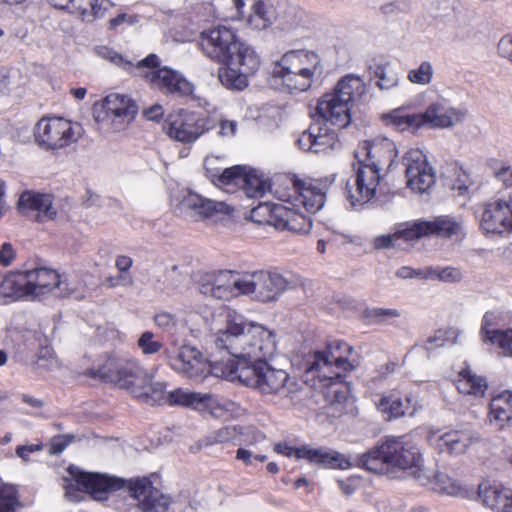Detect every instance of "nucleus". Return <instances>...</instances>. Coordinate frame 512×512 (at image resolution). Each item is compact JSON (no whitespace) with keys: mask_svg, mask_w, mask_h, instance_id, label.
<instances>
[{"mask_svg":"<svg viewBox=\"0 0 512 512\" xmlns=\"http://www.w3.org/2000/svg\"><path fill=\"white\" fill-rule=\"evenodd\" d=\"M67 472L69 477L63 479V485L65 495L70 501H79L78 492L80 491L91 494L97 500H102L106 493L123 486V481L119 478L107 474L84 472L77 466H69Z\"/></svg>","mask_w":512,"mask_h":512,"instance_id":"nucleus-10","label":"nucleus"},{"mask_svg":"<svg viewBox=\"0 0 512 512\" xmlns=\"http://www.w3.org/2000/svg\"><path fill=\"white\" fill-rule=\"evenodd\" d=\"M321 56L310 49H292L272 63L274 82L289 93L309 90L323 75Z\"/></svg>","mask_w":512,"mask_h":512,"instance_id":"nucleus-4","label":"nucleus"},{"mask_svg":"<svg viewBox=\"0 0 512 512\" xmlns=\"http://www.w3.org/2000/svg\"><path fill=\"white\" fill-rule=\"evenodd\" d=\"M479 495L487 507L497 512H506L512 501V491L498 485L480 486Z\"/></svg>","mask_w":512,"mask_h":512,"instance_id":"nucleus-36","label":"nucleus"},{"mask_svg":"<svg viewBox=\"0 0 512 512\" xmlns=\"http://www.w3.org/2000/svg\"><path fill=\"white\" fill-rule=\"evenodd\" d=\"M113 7L110 0H71L69 12L85 22H93L109 15Z\"/></svg>","mask_w":512,"mask_h":512,"instance_id":"nucleus-33","label":"nucleus"},{"mask_svg":"<svg viewBox=\"0 0 512 512\" xmlns=\"http://www.w3.org/2000/svg\"><path fill=\"white\" fill-rule=\"evenodd\" d=\"M488 421L496 429L512 428V391L505 390L491 398Z\"/></svg>","mask_w":512,"mask_h":512,"instance_id":"nucleus-30","label":"nucleus"},{"mask_svg":"<svg viewBox=\"0 0 512 512\" xmlns=\"http://www.w3.org/2000/svg\"><path fill=\"white\" fill-rule=\"evenodd\" d=\"M16 257V251L10 242L0 244V265L9 266Z\"/></svg>","mask_w":512,"mask_h":512,"instance_id":"nucleus-63","label":"nucleus"},{"mask_svg":"<svg viewBox=\"0 0 512 512\" xmlns=\"http://www.w3.org/2000/svg\"><path fill=\"white\" fill-rule=\"evenodd\" d=\"M297 459H305L310 464L326 469L346 470L353 466L351 460L344 454L327 447L301 446L298 448Z\"/></svg>","mask_w":512,"mask_h":512,"instance_id":"nucleus-28","label":"nucleus"},{"mask_svg":"<svg viewBox=\"0 0 512 512\" xmlns=\"http://www.w3.org/2000/svg\"><path fill=\"white\" fill-rule=\"evenodd\" d=\"M463 279V273L456 267L433 266V280L445 283H457Z\"/></svg>","mask_w":512,"mask_h":512,"instance_id":"nucleus-54","label":"nucleus"},{"mask_svg":"<svg viewBox=\"0 0 512 512\" xmlns=\"http://www.w3.org/2000/svg\"><path fill=\"white\" fill-rule=\"evenodd\" d=\"M84 374L114 383L132 395H143L141 385L146 381L148 372L136 360L113 355L97 368L85 370Z\"/></svg>","mask_w":512,"mask_h":512,"instance_id":"nucleus-7","label":"nucleus"},{"mask_svg":"<svg viewBox=\"0 0 512 512\" xmlns=\"http://www.w3.org/2000/svg\"><path fill=\"white\" fill-rule=\"evenodd\" d=\"M243 180L240 188L245 195L250 198L262 197L270 188L267 179H264L262 176L248 169L245 172Z\"/></svg>","mask_w":512,"mask_h":512,"instance_id":"nucleus-44","label":"nucleus"},{"mask_svg":"<svg viewBox=\"0 0 512 512\" xmlns=\"http://www.w3.org/2000/svg\"><path fill=\"white\" fill-rule=\"evenodd\" d=\"M397 156L395 143L386 137H376L359 144L353 164L356 175L348 180L345 195L352 206L369 202L376 194L383 172Z\"/></svg>","mask_w":512,"mask_h":512,"instance_id":"nucleus-2","label":"nucleus"},{"mask_svg":"<svg viewBox=\"0 0 512 512\" xmlns=\"http://www.w3.org/2000/svg\"><path fill=\"white\" fill-rule=\"evenodd\" d=\"M164 130L171 139L183 144H191L207 132L209 126L207 119L181 111L168 116Z\"/></svg>","mask_w":512,"mask_h":512,"instance_id":"nucleus-18","label":"nucleus"},{"mask_svg":"<svg viewBox=\"0 0 512 512\" xmlns=\"http://www.w3.org/2000/svg\"><path fill=\"white\" fill-rule=\"evenodd\" d=\"M228 363H230V356L226 360L210 362L199 349L187 344L179 348L175 357L169 358V365L174 371L192 379L202 378L208 373L225 378L224 375L216 373L215 366H227Z\"/></svg>","mask_w":512,"mask_h":512,"instance_id":"nucleus-14","label":"nucleus"},{"mask_svg":"<svg viewBox=\"0 0 512 512\" xmlns=\"http://www.w3.org/2000/svg\"><path fill=\"white\" fill-rule=\"evenodd\" d=\"M247 23L255 30H264L272 24L271 12L264 2L259 0L252 5Z\"/></svg>","mask_w":512,"mask_h":512,"instance_id":"nucleus-45","label":"nucleus"},{"mask_svg":"<svg viewBox=\"0 0 512 512\" xmlns=\"http://www.w3.org/2000/svg\"><path fill=\"white\" fill-rule=\"evenodd\" d=\"M314 125H316V131H314L313 153H328L335 150L338 146L336 133L326 124L315 123Z\"/></svg>","mask_w":512,"mask_h":512,"instance_id":"nucleus-42","label":"nucleus"},{"mask_svg":"<svg viewBox=\"0 0 512 512\" xmlns=\"http://www.w3.org/2000/svg\"><path fill=\"white\" fill-rule=\"evenodd\" d=\"M276 205L269 203H260L250 211V219L258 224H268L276 228L278 219L276 218Z\"/></svg>","mask_w":512,"mask_h":512,"instance_id":"nucleus-48","label":"nucleus"},{"mask_svg":"<svg viewBox=\"0 0 512 512\" xmlns=\"http://www.w3.org/2000/svg\"><path fill=\"white\" fill-rule=\"evenodd\" d=\"M434 68L429 61H422L417 67L408 71L407 79L415 85L426 86L432 82Z\"/></svg>","mask_w":512,"mask_h":512,"instance_id":"nucleus-50","label":"nucleus"},{"mask_svg":"<svg viewBox=\"0 0 512 512\" xmlns=\"http://www.w3.org/2000/svg\"><path fill=\"white\" fill-rule=\"evenodd\" d=\"M456 387L461 394L479 398L485 395L488 384L485 378L477 375L470 368H465L458 374Z\"/></svg>","mask_w":512,"mask_h":512,"instance_id":"nucleus-37","label":"nucleus"},{"mask_svg":"<svg viewBox=\"0 0 512 512\" xmlns=\"http://www.w3.org/2000/svg\"><path fill=\"white\" fill-rule=\"evenodd\" d=\"M333 92L352 106L364 94L365 84L361 77L349 74L338 81Z\"/></svg>","mask_w":512,"mask_h":512,"instance_id":"nucleus-39","label":"nucleus"},{"mask_svg":"<svg viewBox=\"0 0 512 512\" xmlns=\"http://www.w3.org/2000/svg\"><path fill=\"white\" fill-rule=\"evenodd\" d=\"M153 320L155 325L164 332H172L178 325L176 315L166 311L155 314Z\"/></svg>","mask_w":512,"mask_h":512,"instance_id":"nucleus-56","label":"nucleus"},{"mask_svg":"<svg viewBox=\"0 0 512 512\" xmlns=\"http://www.w3.org/2000/svg\"><path fill=\"white\" fill-rule=\"evenodd\" d=\"M96 52L101 58L109 60L111 63L122 68L124 71L134 75L137 69L138 60L136 61L134 59H127L113 49L105 46L98 47Z\"/></svg>","mask_w":512,"mask_h":512,"instance_id":"nucleus-46","label":"nucleus"},{"mask_svg":"<svg viewBox=\"0 0 512 512\" xmlns=\"http://www.w3.org/2000/svg\"><path fill=\"white\" fill-rule=\"evenodd\" d=\"M353 351L352 346L343 341L328 344L326 350L315 352L309 362L307 371L315 374L321 381H334L341 377L342 372L353 369L347 357Z\"/></svg>","mask_w":512,"mask_h":512,"instance_id":"nucleus-11","label":"nucleus"},{"mask_svg":"<svg viewBox=\"0 0 512 512\" xmlns=\"http://www.w3.org/2000/svg\"><path fill=\"white\" fill-rule=\"evenodd\" d=\"M355 465L379 474L400 470L420 484L429 482L420 448L408 436H386L377 446L358 455Z\"/></svg>","mask_w":512,"mask_h":512,"instance_id":"nucleus-3","label":"nucleus"},{"mask_svg":"<svg viewBox=\"0 0 512 512\" xmlns=\"http://www.w3.org/2000/svg\"><path fill=\"white\" fill-rule=\"evenodd\" d=\"M85 130L81 123L60 116L42 117L34 126L35 143L44 151L59 152L76 144Z\"/></svg>","mask_w":512,"mask_h":512,"instance_id":"nucleus-6","label":"nucleus"},{"mask_svg":"<svg viewBox=\"0 0 512 512\" xmlns=\"http://www.w3.org/2000/svg\"><path fill=\"white\" fill-rule=\"evenodd\" d=\"M261 56L249 43L237 41L232 51L218 69V78L227 89L241 91L248 86V77L261 66Z\"/></svg>","mask_w":512,"mask_h":512,"instance_id":"nucleus-5","label":"nucleus"},{"mask_svg":"<svg viewBox=\"0 0 512 512\" xmlns=\"http://www.w3.org/2000/svg\"><path fill=\"white\" fill-rule=\"evenodd\" d=\"M238 40L236 30L217 25L200 33L199 48L211 60L223 64Z\"/></svg>","mask_w":512,"mask_h":512,"instance_id":"nucleus-16","label":"nucleus"},{"mask_svg":"<svg viewBox=\"0 0 512 512\" xmlns=\"http://www.w3.org/2000/svg\"><path fill=\"white\" fill-rule=\"evenodd\" d=\"M175 212L189 221H200L216 213L229 214L231 208L225 202H216L192 191H183L175 204Z\"/></svg>","mask_w":512,"mask_h":512,"instance_id":"nucleus-17","label":"nucleus"},{"mask_svg":"<svg viewBox=\"0 0 512 512\" xmlns=\"http://www.w3.org/2000/svg\"><path fill=\"white\" fill-rule=\"evenodd\" d=\"M131 496L137 500L138 507L142 512H167L170 499L147 478L131 480L129 484Z\"/></svg>","mask_w":512,"mask_h":512,"instance_id":"nucleus-22","label":"nucleus"},{"mask_svg":"<svg viewBox=\"0 0 512 512\" xmlns=\"http://www.w3.org/2000/svg\"><path fill=\"white\" fill-rule=\"evenodd\" d=\"M408 187L418 193H424L435 183V173L423 151L412 148L404 156Z\"/></svg>","mask_w":512,"mask_h":512,"instance_id":"nucleus-19","label":"nucleus"},{"mask_svg":"<svg viewBox=\"0 0 512 512\" xmlns=\"http://www.w3.org/2000/svg\"><path fill=\"white\" fill-rule=\"evenodd\" d=\"M486 233L504 234L512 231V196L488 203L481 218Z\"/></svg>","mask_w":512,"mask_h":512,"instance_id":"nucleus-21","label":"nucleus"},{"mask_svg":"<svg viewBox=\"0 0 512 512\" xmlns=\"http://www.w3.org/2000/svg\"><path fill=\"white\" fill-rule=\"evenodd\" d=\"M19 502L14 486H0V512H17Z\"/></svg>","mask_w":512,"mask_h":512,"instance_id":"nucleus-53","label":"nucleus"},{"mask_svg":"<svg viewBox=\"0 0 512 512\" xmlns=\"http://www.w3.org/2000/svg\"><path fill=\"white\" fill-rule=\"evenodd\" d=\"M498 314L496 312H486L482 319L481 336L483 342H490L495 344L496 340L494 336L501 334L504 330L496 329L498 324Z\"/></svg>","mask_w":512,"mask_h":512,"instance_id":"nucleus-51","label":"nucleus"},{"mask_svg":"<svg viewBox=\"0 0 512 512\" xmlns=\"http://www.w3.org/2000/svg\"><path fill=\"white\" fill-rule=\"evenodd\" d=\"M133 284V278L130 273H120L115 276L106 277L104 280V285L108 288L115 287H129Z\"/></svg>","mask_w":512,"mask_h":512,"instance_id":"nucleus-60","label":"nucleus"},{"mask_svg":"<svg viewBox=\"0 0 512 512\" xmlns=\"http://www.w3.org/2000/svg\"><path fill=\"white\" fill-rule=\"evenodd\" d=\"M168 397L167 403L170 405H182L198 411L211 410L217 404V400L210 393L191 392L183 389L168 392Z\"/></svg>","mask_w":512,"mask_h":512,"instance_id":"nucleus-31","label":"nucleus"},{"mask_svg":"<svg viewBox=\"0 0 512 512\" xmlns=\"http://www.w3.org/2000/svg\"><path fill=\"white\" fill-rule=\"evenodd\" d=\"M253 427L227 425L212 430L202 439L204 446L232 443L234 445H254L264 439Z\"/></svg>","mask_w":512,"mask_h":512,"instance_id":"nucleus-23","label":"nucleus"},{"mask_svg":"<svg viewBox=\"0 0 512 512\" xmlns=\"http://www.w3.org/2000/svg\"><path fill=\"white\" fill-rule=\"evenodd\" d=\"M498 52L500 56L508 59L512 63V35H506L500 39Z\"/></svg>","mask_w":512,"mask_h":512,"instance_id":"nucleus-64","label":"nucleus"},{"mask_svg":"<svg viewBox=\"0 0 512 512\" xmlns=\"http://www.w3.org/2000/svg\"><path fill=\"white\" fill-rule=\"evenodd\" d=\"M496 345L505 356L512 357V328L506 329L501 334L494 336Z\"/></svg>","mask_w":512,"mask_h":512,"instance_id":"nucleus-57","label":"nucleus"},{"mask_svg":"<svg viewBox=\"0 0 512 512\" xmlns=\"http://www.w3.org/2000/svg\"><path fill=\"white\" fill-rule=\"evenodd\" d=\"M136 103L128 96L112 93L94 106L93 117L104 133L125 130L137 114Z\"/></svg>","mask_w":512,"mask_h":512,"instance_id":"nucleus-9","label":"nucleus"},{"mask_svg":"<svg viewBox=\"0 0 512 512\" xmlns=\"http://www.w3.org/2000/svg\"><path fill=\"white\" fill-rule=\"evenodd\" d=\"M375 74L378 77L377 84L381 89H391L398 85L399 77L397 73L385 66H377Z\"/></svg>","mask_w":512,"mask_h":512,"instance_id":"nucleus-55","label":"nucleus"},{"mask_svg":"<svg viewBox=\"0 0 512 512\" xmlns=\"http://www.w3.org/2000/svg\"><path fill=\"white\" fill-rule=\"evenodd\" d=\"M373 246L377 250L389 249L399 246V241L396 232L394 231V233L392 234L377 236L373 240Z\"/></svg>","mask_w":512,"mask_h":512,"instance_id":"nucleus-61","label":"nucleus"},{"mask_svg":"<svg viewBox=\"0 0 512 512\" xmlns=\"http://www.w3.org/2000/svg\"><path fill=\"white\" fill-rule=\"evenodd\" d=\"M215 160L216 158L214 157H207L204 161L205 169L210 174L213 181H216L217 185L228 192H233L235 188H240L241 183L244 181L243 179L247 168L235 165L220 171L211 168Z\"/></svg>","mask_w":512,"mask_h":512,"instance_id":"nucleus-32","label":"nucleus"},{"mask_svg":"<svg viewBox=\"0 0 512 512\" xmlns=\"http://www.w3.org/2000/svg\"><path fill=\"white\" fill-rule=\"evenodd\" d=\"M288 286L289 281L277 271L259 270L242 274V295L259 302L277 300Z\"/></svg>","mask_w":512,"mask_h":512,"instance_id":"nucleus-13","label":"nucleus"},{"mask_svg":"<svg viewBox=\"0 0 512 512\" xmlns=\"http://www.w3.org/2000/svg\"><path fill=\"white\" fill-rule=\"evenodd\" d=\"M137 347L144 356L155 355L161 351L163 344L152 331H144L137 340Z\"/></svg>","mask_w":512,"mask_h":512,"instance_id":"nucleus-52","label":"nucleus"},{"mask_svg":"<svg viewBox=\"0 0 512 512\" xmlns=\"http://www.w3.org/2000/svg\"><path fill=\"white\" fill-rule=\"evenodd\" d=\"M369 316L379 322H385L400 317L401 313L397 309L377 307L369 311Z\"/></svg>","mask_w":512,"mask_h":512,"instance_id":"nucleus-59","label":"nucleus"},{"mask_svg":"<svg viewBox=\"0 0 512 512\" xmlns=\"http://www.w3.org/2000/svg\"><path fill=\"white\" fill-rule=\"evenodd\" d=\"M427 441L439 453L459 456L466 453L472 445L480 442L481 438L478 434L467 430L430 431Z\"/></svg>","mask_w":512,"mask_h":512,"instance_id":"nucleus-20","label":"nucleus"},{"mask_svg":"<svg viewBox=\"0 0 512 512\" xmlns=\"http://www.w3.org/2000/svg\"><path fill=\"white\" fill-rule=\"evenodd\" d=\"M327 188V182L296 181L293 206H302L308 213H316L325 204Z\"/></svg>","mask_w":512,"mask_h":512,"instance_id":"nucleus-27","label":"nucleus"},{"mask_svg":"<svg viewBox=\"0 0 512 512\" xmlns=\"http://www.w3.org/2000/svg\"><path fill=\"white\" fill-rule=\"evenodd\" d=\"M467 116L465 109L451 106L446 100L431 103L427 109L420 113L421 125L432 128H450L462 123Z\"/></svg>","mask_w":512,"mask_h":512,"instance_id":"nucleus-24","label":"nucleus"},{"mask_svg":"<svg viewBox=\"0 0 512 512\" xmlns=\"http://www.w3.org/2000/svg\"><path fill=\"white\" fill-rule=\"evenodd\" d=\"M351 105L333 91L324 94L317 104V114L336 128H345L351 122Z\"/></svg>","mask_w":512,"mask_h":512,"instance_id":"nucleus-26","label":"nucleus"},{"mask_svg":"<svg viewBox=\"0 0 512 512\" xmlns=\"http://www.w3.org/2000/svg\"><path fill=\"white\" fill-rule=\"evenodd\" d=\"M428 228L427 221L416 220L396 225L395 232L398 241L403 240L404 242L410 243L417 241L421 237L429 236Z\"/></svg>","mask_w":512,"mask_h":512,"instance_id":"nucleus-41","label":"nucleus"},{"mask_svg":"<svg viewBox=\"0 0 512 512\" xmlns=\"http://www.w3.org/2000/svg\"><path fill=\"white\" fill-rule=\"evenodd\" d=\"M134 76L143 78L152 88L165 94L185 96L193 91L192 84L179 72L167 66L162 67L160 58L154 53L138 60Z\"/></svg>","mask_w":512,"mask_h":512,"instance_id":"nucleus-8","label":"nucleus"},{"mask_svg":"<svg viewBox=\"0 0 512 512\" xmlns=\"http://www.w3.org/2000/svg\"><path fill=\"white\" fill-rule=\"evenodd\" d=\"M201 294L228 301L242 295V274L231 270L204 273L199 280Z\"/></svg>","mask_w":512,"mask_h":512,"instance_id":"nucleus-15","label":"nucleus"},{"mask_svg":"<svg viewBox=\"0 0 512 512\" xmlns=\"http://www.w3.org/2000/svg\"><path fill=\"white\" fill-rule=\"evenodd\" d=\"M425 475L429 479V482L422 485L428 486L435 492L454 497H466L469 493L465 485L445 473L432 474L425 468Z\"/></svg>","mask_w":512,"mask_h":512,"instance_id":"nucleus-34","label":"nucleus"},{"mask_svg":"<svg viewBox=\"0 0 512 512\" xmlns=\"http://www.w3.org/2000/svg\"><path fill=\"white\" fill-rule=\"evenodd\" d=\"M26 297L36 299L53 293L57 297H68L76 291V284L48 268L22 271Z\"/></svg>","mask_w":512,"mask_h":512,"instance_id":"nucleus-12","label":"nucleus"},{"mask_svg":"<svg viewBox=\"0 0 512 512\" xmlns=\"http://www.w3.org/2000/svg\"><path fill=\"white\" fill-rule=\"evenodd\" d=\"M410 402V398L406 399V403H404L400 398L389 396L383 397L379 404L378 409L388 415V418H398L400 416L405 415L407 410V404Z\"/></svg>","mask_w":512,"mask_h":512,"instance_id":"nucleus-49","label":"nucleus"},{"mask_svg":"<svg viewBox=\"0 0 512 512\" xmlns=\"http://www.w3.org/2000/svg\"><path fill=\"white\" fill-rule=\"evenodd\" d=\"M0 296L9 298L26 297L22 271L0 276Z\"/></svg>","mask_w":512,"mask_h":512,"instance_id":"nucleus-43","label":"nucleus"},{"mask_svg":"<svg viewBox=\"0 0 512 512\" xmlns=\"http://www.w3.org/2000/svg\"><path fill=\"white\" fill-rule=\"evenodd\" d=\"M428 234L443 238L462 237L464 235V223L462 219L449 215H442L427 221Z\"/></svg>","mask_w":512,"mask_h":512,"instance_id":"nucleus-35","label":"nucleus"},{"mask_svg":"<svg viewBox=\"0 0 512 512\" xmlns=\"http://www.w3.org/2000/svg\"><path fill=\"white\" fill-rule=\"evenodd\" d=\"M211 332L216 348L230 354L227 366L216 365L217 374L229 381H239L261 394L294 398L297 385L283 369L266 360L276 352V335L264 326L247 322L230 309L212 315Z\"/></svg>","mask_w":512,"mask_h":512,"instance_id":"nucleus-1","label":"nucleus"},{"mask_svg":"<svg viewBox=\"0 0 512 512\" xmlns=\"http://www.w3.org/2000/svg\"><path fill=\"white\" fill-rule=\"evenodd\" d=\"M141 386L143 395H133L134 397L150 405H162L168 402L166 383L153 382L151 375L148 373L146 381Z\"/></svg>","mask_w":512,"mask_h":512,"instance_id":"nucleus-40","label":"nucleus"},{"mask_svg":"<svg viewBox=\"0 0 512 512\" xmlns=\"http://www.w3.org/2000/svg\"><path fill=\"white\" fill-rule=\"evenodd\" d=\"M187 274L182 272L177 265L167 269L164 274V280L158 281V289L167 294L177 291L185 282Z\"/></svg>","mask_w":512,"mask_h":512,"instance_id":"nucleus-47","label":"nucleus"},{"mask_svg":"<svg viewBox=\"0 0 512 512\" xmlns=\"http://www.w3.org/2000/svg\"><path fill=\"white\" fill-rule=\"evenodd\" d=\"M314 131H316V125H311L308 130L304 131L298 138H297V145L298 147L306 152H312L313 153V144H314Z\"/></svg>","mask_w":512,"mask_h":512,"instance_id":"nucleus-58","label":"nucleus"},{"mask_svg":"<svg viewBox=\"0 0 512 512\" xmlns=\"http://www.w3.org/2000/svg\"><path fill=\"white\" fill-rule=\"evenodd\" d=\"M293 204H277L276 218L278 230H288L294 233H308L312 227L310 217L296 210Z\"/></svg>","mask_w":512,"mask_h":512,"instance_id":"nucleus-29","label":"nucleus"},{"mask_svg":"<svg viewBox=\"0 0 512 512\" xmlns=\"http://www.w3.org/2000/svg\"><path fill=\"white\" fill-rule=\"evenodd\" d=\"M18 209L22 215L39 222L53 220L56 216L52 196L35 191H25L20 195Z\"/></svg>","mask_w":512,"mask_h":512,"instance_id":"nucleus-25","label":"nucleus"},{"mask_svg":"<svg viewBox=\"0 0 512 512\" xmlns=\"http://www.w3.org/2000/svg\"><path fill=\"white\" fill-rule=\"evenodd\" d=\"M420 113H408L404 108H397L382 115V120L387 126L398 131L417 130L421 125Z\"/></svg>","mask_w":512,"mask_h":512,"instance_id":"nucleus-38","label":"nucleus"},{"mask_svg":"<svg viewBox=\"0 0 512 512\" xmlns=\"http://www.w3.org/2000/svg\"><path fill=\"white\" fill-rule=\"evenodd\" d=\"M43 449L42 443H35V444H25L20 445L16 448V455L19 457L23 462L28 463L31 461L30 455L35 452H39Z\"/></svg>","mask_w":512,"mask_h":512,"instance_id":"nucleus-62","label":"nucleus"}]
</instances>
